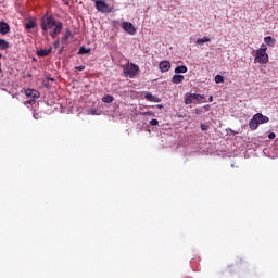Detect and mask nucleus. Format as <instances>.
I'll list each match as a JSON object with an SVG mask.
<instances>
[{"instance_id": "1a4fd4ad", "label": "nucleus", "mask_w": 278, "mask_h": 278, "mask_svg": "<svg viewBox=\"0 0 278 278\" xmlns=\"http://www.w3.org/2000/svg\"><path fill=\"white\" fill-rule=\"evenodd\" d=\"M144 99H147V101H150L151 103H161L162 102V99H160V97L153 96V93H151V92H147L144 94Z\"/></svg>"}, {"instance_id": "9b49d317", "label": "nucleus", "mask_w": 278, "mask_h": 278, "mask_svg": "<svg viewBox=\"0 0 278 278\" xmlns=\"http://www.w3.org/2000/svg\"><path fill=\"white\" fill-rule=\"evenodd\" d=\"M25 94L26 97H33V99H38L40 97V93L34 89H26Z\"/></svg>"}, {"instance_id": "e433bc0d", "label": "nucleus", "mask_w": 278, "mask_h": 278, "mask_svg": "<svg viewBox=\"0 0 278 278\" xmlns=\"http://www.w3.org/2000/svg\"><path fill=\"white\" fill-rule=\"evenodd\" d=\"M34 118H38V115L34 114Z\"/></svg>"}, {"instance_id": "f8f14e48", "label": "nucleus", "mask_w": 278, "mask_h": 278, "mask_svg": "<svg viewBox=\"0 0 278 278\" xmlns=\"http://www.w3.org/2000/svg\"><path fill=\"white\" fill-rule=\"evenodd\" d=\"M51 51H52L51 48H49V49H40V50L37 51V55L39 58H47V55L51 54Z\"/></svg>"}, {"instance_id": "a878e982", "label": "nucleus", "mask_w": 278, "mask_h": 278, "mask_svg": "<svg viewBox=\"0 0 278 278\" xmlns=\"http://www.w3.org/2000/svg\"><path fill=\"white\" fill-rule=\"evenodd\" d=\"M150 125H151L152 127H155V126L160 125V122H159L157 119H151V121H150Z\"/></svg>"}, {"instance_id": "aec40b11", "label": "nucleus", "mask_w": 278, "mask_h": 278, "mask_svg": "<svg viewBox=\"0 0 278 278\" xmlns=\"http://www.w3.org/2000/svg\"><path fill=\"white\" fill-rule=\"evenodd\" d=\"M0 49L2 50L10 49V43L4 39H0Z\"/></svg>"}, {"instance_id": "ddd939ff", "label": "nucleus", "mask_w": 278, "mask_h": 278, "mask_svg": "<svg viewBox=\"0 0 278 278\" xmlns=\"http://www.w3.org/2000/svg\"><path fill=\"white\" fill-rule=\"evenodd\" d=\"M264 42L267 45V47H275L277 43V40L270 36L264 38Z\"/></svg>"}, {"instance_id": "5701e85b", "label": "nucleus", "mask_w": 278, "mask_h": 278, "mask_svg": "<svg viewBox=\"0 0 278 278\" xmlns=\"http://www.w3.org/2000/svg\"><path fill=\"white\" fill-rule=\"evenodd\" d=\"M192 101H194V98H192V93H190L189 96H187V97L185 98V104H186V105L192 104Z\"/></svg>"}, {"instance_id": "0eeeda50", "label": "nucleus", "mask_w": 278, "mask_h": 278, "mask_svg": "<svg viewBox=\"0 0 278 278\" xmlns=\"http://www.w3.org/2000/svg\"><path fill=\"white\" fill-rule=\"evenodd\" d=\"M159 68L161 73H168V71H170V61H161Z\"/></svg>"}, {"instance_id": "7ed1b4c3", "label": "nucleus", "mask_w": 278, "mask_h": 278, "mask_svg": "<svg viewBox=\"0 0 278 278\" xmlns=\"http://www.w3.org/2000/svg\"><path fill=\"white\" fill-rule=\"evenodd\" d=\"M140 67L135 63H127L123 66L124 77H129V79H134L138 75Z\"/></svg>"}, {"instance_id": "f704fd0d", "label": "nucleus", "mask_w": 278, "mask_h": 278, "mask_svg": "<svg viewBox=\"0 0 278 278\" xmlns=\"http://www.w3.org/2000/svg\"><path fill=\"white\" fill-rule=\"evenodd\" d=\"M65 5H68V0H63Z\"/></svg>"}, {"instance_id": "473e14b6", "label": "nucleus", "mask_w": 278, "mask_h": 278, "mask_svg": "<svg viewBox=\"0 0 278 278\" xmlns=\"http://www.w3.org/2000/svg\"><path fill=\"white\" fill-rule=\"evenodd\" d=\"M156 108H159V110H162V108H164V105L157 104Z\"/></svg>"}, {"instance_id": "39448f33", "label": "nucleus", "mask_w": 278, "mask_h": 278, "mask_svg": "<svg viewBox=\"0 0 278 278\" xmlns=\"http://www.w3.org/2000/svg\"><path fill=\"white\" fill-rule=\"evenodd\" d=\"M268 53L256 50L254 62L257 64H268Z\"/></svg>"}, {"instance_id": "2f4dec72", "label": "nucleus", "mask_w": 278, "mask_h": 278, "mask_svg": "<svg viewBox=\"0 0 278 278\" xmlns=\"http://www.w3.org/2000/svg\"><path fill=\"white\" fill-rule=\"evenodd\" d=\"M53 47H54V49H58V48L60 47V41H55V42L53 43Z\"/></svg>"}, {"instance_id": "423d86ee", "label": "nucleus", "mask_w": 278, "mask_h": 278, "mask_svg": "<svg viewBox=\"0 0 278 278\" xmlns=\"http://www.w3.org/2000/svg\"><path fill=\"white\" fill-rule=\"evenodd\" d=\"M121 27L124 29V31H126V34H129V36H134L136 34V27H134L131 22H123Z\"/></svg>"}, {"instance_id": "f03ea898", "label": "nucleus", "mask_w": 278, "mask_h": 278, "mask_svg": "<svg viewBox=\"0 0 278 278\" xmlns=\"http://www.w3.org/2000/svg\"><path fill=\"white\" fill-rule=\"evenodd\" d=\"M269 122H270V118H268V116H266L262 113H256L250 119L249 127H250L251 131H255V129H257V127H260V125H264Z\"/></svg>"}, {"instance_id": "72a5a7b5", "label": "nucleus", "mask_w": 278, "mask_h": 278, "mask_svg": "<svg viewBox=\"0 0 278 278\" xmlns=\"http://www.w3.org/2000/svg\"><path fill=\"white\" fill-rule=\"evenodd\" d=\"M208 101H210V102L214 101V97L211 96L210 99H208Z\"/></svg>"}, {"instance_id": "a211bd4d", "label": "nucleus", "mask_w": 278, "mask_h": 278, "mask_svg": "<svg viewBox=\"0 0 278 278\" xmlns=\"http://www.w3.org/2000/svg\"><path fill=\"white\" fill-rule=\"evenodd\" d=\"M102 102H103V103H113V102H114V97H112L111 94H105V96L102 98Z\"/></svg>"}, {"instance_id": "b1692460", "label": "nucleus", "mask_w": 278, "mask_h": 278, "mask_svg": "<svg viewBox=\"0 0 278 278\" xmlns=\"http://www.w3.org/2000/svg\"><path fill=\"white\" fill-rule=\"evenodd\" d=\"M225 81V77L222 75H216L215 76V84H223Z\"/></svg>"}, {"instance_id": "7c9ffc66", "label": "nucleus", "mask_w": 278, "mask_h": 278, "mask_svg": "<svg viewBox=\"0 0 278 278\" xmlns=\"http://www.w3.org/2000/svg\"><path fill=\"white\" fill-rule=\"evenodd\" d=\"M143 116H153V112H151V111L144 112Z\"/></svg>"}, {"instance_id": "4468645a", "label": "nucleus", "mask_w": 278, "mask_h": 278, "mask_svg": "<svg viewBox=\"0 0 278 278\" xmlns=\"http://www.w3.org/2000/svg\"><path fill=\"white\" fill-rule=\"evenodd\" d=\"M174 73H176V75H179L181 73H188V67L186 65H180V66H177L175 70H174Z\"/></svg>"}, {"instance_id": "c756f323", "label": "nucleus", "mask_w": 278, "mask_h": 278, "mask_svg": "<svg viewBox=\"0 0 278 278\" xmlns=\"http://www.w3.org/2000/svg\"><path fill=\"white\" fill-rule=\"evenodd\" d=\"M268 138H269V140H275V138H276L275 132H269Z\"/></svg>"}, {"instance_id": "6e6552de", "label": "nucleus", "mask_w": 278, "mask_h": 278, "mask_svg": "<svg viewBox=\"0 0 278 278\" xmlns=\"http://www.w3.org/2000/svg\"><path fill=\"white\" fill-rule=\"evenodd\" d=\"M144 99H147V101H150L151 103H161L162 102V99H160V97L153 96V93H151V92H147L144 94Z\"/></svg>"}, {"instance_id": "393cba45", "label": "nucleus", "mask_w": 278, "mask_h": 278, "mask_svg": "<svg viewBox=\"0 0 278 278\" xmlns=\"http://www.w3.org/2000/svg\"><path fill=\"white\" fill-rule=\"evenodd\" d=\"M256 51H261V52L266 53V51H268V47L266 46V43H262L261 48L257 49Z\"/></svg>"}, {"instance_id": "f257e3e1", "label": "nucleus", "mask_w": 278, "mask_h": 278, "mask_svg": "<svg viewBox=\"0 0 278 278\" xmlns=\"http://www.w3.org/2000/svg\"><path fill=\"white\" fill-rule=\"evenodd\" d=\"M62 22L56 21L51 16H43L41 20V29L43 35H47V31H49L52 38H55V36H60V34H62Z\"/></svg>"}, {"instance_id": "20e7f679", "label": "nucleus", "mask_w": 278, "mask_h": 278, "mask_svg": "<svg viewBox=\"0 0 278 278\" xmlns=\"http://www.w3.org/2000/svg\"><path fill=\"white\" fill-rule=\"evenodd\" d=\"M94 3L96 10H98L101 14H111L112 9L109 4L103 0H91Z\"/></svg>"}, {"instance_id": "cd10ccee", "label": "nucleus", "mask_w": 278, "mask_h": 278, "mask_svg": "<svg viewBox=\"0 0 278 278\" xmlns=\"http://www.w3.org/2000/svg\"><path fill=\"white\" fill-rule=\"evenodd\" d=\"M200 128H201L202 131H207L208 126L205 125V124H201Z\"/></svg>"}, {"instance_id": "dca6fc26", "label": "nucleus", "mask_w": 278, "mask_h": 278, "mask_svg": "<svg viewBox=\"0 0 278 278\" xmlns=\"http://www.w3.org/2000/svg\"><path fill=\"white\" fill-rule=\"evenodd\" d=\"M205 42H212V39L210 37H203V38L197 39L195 41V43L200 46L205 45Z\"/></svg>"}, {"instance_id": "9d476101", "label": "nucleus", "mask_w": 278, "mask_h": 278, "mask_svg": "<svg viewBox=\"0 0 278 278\" xmlns=\"http://www.w3.org/2000/svg\"><path fill=\"white\" fill-rule=\"evenodd\" d=\"M0 34L2 36H5L7 34H10V25L5 22H0Z\"/></svg>"}, {"instance_id": "f3484780", "label": "nucleus", "mask_w": 278, "mask_h": 278, "mask_svg": "<svg viewBox=\"0 0 278 278\" xmlns=\"http://www.w3.org/2000/svg\"><path fill=\"white\" fill-rule=\"evenodd\" d=\"M91 49L86 47H80L77 54L78 55H87V53H90Z\"/></svg>"}, {"instance_id": "c85d7f7f", "label": "nucleus", "mask_w": 278, "mask_h": 278, "mask_svg": "<svg viewBox=\"0 0 278 278\" xmlns=\"http://www.w3.org/2000/svg\"><path fill=\"white\" fill-rule=\"evenodd\" d=\"M33 103H36V100H27L24 102L25 105H31Z\"/></svg>"}, {"instance_id": "6ab92c4d", "label": "nucleus", "mask_w": 278, "mask_h": 278, "mask_svg": "<svg viewBox=\"0 0 278 278\" xmlns=\"http://www.w3.org/2000/svg\"><path fill=\"white\" fill-rule=\"evenodd\" d=\"M71 36H72L71 30H66V31L63 34L62 38H61V42H66V40H68V38H71Z\"/></svg>"}, {"instance_id": "412c9836", "label": "nucleus", "mask_w": 278, "mask_h": 278, "mask_svg": "<svg viewBox=\"0 0 278 278\" xmlns=\"http://www.w3.org/2000/svg\"><path fill=\"white\" fill-rule=\"evenodd\" d=\"M26 29H34V27H36V22L33 20H29L26 24H25Z\"/></svg>"}, {"instance_id": "c9c22d12", "label": "nucleus", "mask_w": 278, "mask_h": 278, "mask_svg": "<svg viewBox=\"0 0 278 278\" xmlns=\"http://www.w3.org/2000/svg\"><path fill=\"white\" fill-rule=\"evenodd\" d=\"M34 118H38V115L34 114Z\"/></svg>"}, {"instance_id": "4be33fe9", "label": "nucleus", "mask_w": 278, "mask_h": 278, "mask_svg": "<svg viewBox=\"0 0 278 278\" xmlns=\"http://www.w3.org/2000/svg\"><path fill=\"white\" fill-rule=\"evenodd\" d=\"M191 97L193 98V101H203V99H205V96L199 93H191Z\"/></svg>"}, {"instance_id": "bb28decb", "label": "nucleus", "mask_w": 278, "mask_h": 278, "mask_svg": "<svg viewBox=\"0 0 278 278\" xmlns=\"http://www.w3.org/2000/svg\"><path fill=\"white\" fill-rule=\"evenodd\" d=\"M75 71H86V66L85 65L76 66Z\"/></svg>"}, {"instance_id": "2eb2a0df", "label": "nucleus", "mask_w": 278, "mask_h": 278, "mask_svg": "<svg viewBox=\"0 0 278 278\" xmlns=\"http://www.w3.org/2000/svg\"><path fill=\"white\" fill-rule=\"evenodd\" d=\"M184 75H174L173 78H172V83L174 84H181L184 83Z\"/></svg>"}]
</instances>
